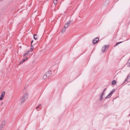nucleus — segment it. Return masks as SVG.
Here are the masks:
<instances>
[{
	"label": "nucleus",
	"instance_id": "11",
	"mask_svg": "<svg viewBox=\"0 0 130 130\" xmlns=\"http://www.w3.org/2000/svg\"><path fill=\"white\" fill-rule=\"evenodd\" d=\"M57 0H54L53 1V3L55 5H56L57 3Z\"/></svg>",
	"mask_w": 130,
	"mask_h": 130
},
{
	"label": "nucleus",
	"instance_id": "16",
	"mask_svg": "<svg viewBox=\"0 0 130 130\" xmlns=\"http://www.w3.org/2000/svg\"><path fill=\"white\" fill-rule=\"evenodd\" d=\"M28 58L27 57L25 58L24 59H23V60H24L25 61L26 60L28 59Z\"/></svg>",
	"mask_w": 130,
	"mask_h": 130
},
{
	"label": "nucleus",
	"instance_id": "9",
	"mask_svg": "<svg viewBox=\"0 0 130 130\" xmlns=\"http://www.w3.org/2000/svg\"><path fill=\"white\" fill-rule=\"evenodd\" d=\"M34 49V47L32 46V45H31L30 46V51L31 52H32L33 51Z\"/></svg>",
	"mask_w": 130,
	"mask_h": 130
},
{
	"label": "nucleus",
	"instance_id": "3",
	"mask_svg": "<svg viewBox=\"0 0 130 130\" xmlns=\"http://www.w3.org/2000/svg\"><path fill=\"white\" fill-rule=\"evenodd\" d=\"M5 91H3L1 93L0 97V100H2L3 99L5 95Z\"/></svg>",
	"mask_w": 130,
	"mask_h": 130
},
{
	"label": "nucleus",
	"instance_id": "1",
	"mask_svg": "<svg viewBox=\"0 0 130 130\" xmlns=\"http://www.w3.org/2000/svg\"><path fill=\"white\" fill-rule=\"evenodd\" d=\"M28 98V96L26 94H25L22 97L21 100V102L22 103H24L25 100L27 99Z\"/></svg>",
	"mask_w": 130,
	"mask_h": 130
},
{
	"label": "nucleus",
	"instance_id": "19",
	"mask_svg": "<svg viewBox=\"0 0 130 130\" xmlns=\"http://www.w3.org/2000/svg\"><path fill=\"white\" fill-rule=\"evenodd\" d=\"M41 106V105L40 104V105H39V106H38V107H39V106Z\"/></svg>",
	"mask_w": 130,
	"mask_h": 130
},
{
	"label": "nucleus",
	"instance_id": "7",
	"mask_svg": "<svg viewBox=\"0 0 130 130\" xmlns=\"http://www.w3.org/2000/svg\"><path fill=\"white\" fill-rule=\"evenodd\" d=\"M70 21L69 22H67V23H66V24L65 25L64 27H65V28H67L68 27V26L69 25L70 23Z\"/></svg>",
	"mask_w": 130,
	"mask_h": 130
},
{
	"label": "nucleus",
	"instance_id": "20",
	"mask_svg": "<svg viewBox=\"0 0 130 130\" xmlns=\"http://www.w3.org/2000/svg\"><path fill=\"white\" fill-rule=\"evenodd\" d=\"M126 80H127V79H126L125 80V81H126Z\"/></svg>",
	"mask_w": 130,
	"mask_h": 130
},
{
	"label": "nucleus",
	"instance_id": "5",
	"mask_svg": "<svg viewBox=\"0 0 130 130\" xmlns=\"http://www.w3.org/2000/svg\"><path fill=\"white\" fill-rule=\"evenodd\" d=\"M108 47V45H106L102 48V51L103 52H105V50L106 49H107Z\"/></svg>",
	"mask_w": 130,
	"mask_h": 130
},
{
	"label": "nucleus",
	"instance_id": "2",
	"mask_svg": "<svg viewBox=\"0 0 130 130\" xmlns=\"http://www.w3.org/2000/svg\"><path fill=\"white\" fill-rule=\"evenodd\" d=\"M50 75V74L49 72H46L43 76V79H45L47 78Z\"/></svg>",
	"mask_w": 130,
	"mask_h": 130
},
{
	"label": "nucleus",
	"instance_id": "6",
	"mask_svg": "<svg viewBox=\"0 0 130 130\" xmlns=\"http://www.w3.org/2000/svg\"><path fill=\"white\" fill-rule=\"evenodd\" d=\"M99 40V39L98 38H95L93 40V43L94 44H95Z\"/></svg>",
	"mask_w": 130,
	"mask_h": 130
},
{
	"label": "nucleus",
	"instance_id": "10",
	"mask_svg": "<svg viewBox=\"0 0 130 130\" xmlns=\"http://www.w3.org/2000/svg\"><path fill=\"white\" fill-rule=\"evenodd\" d=\"M34 38L36 40L38 38V37L37 36V35L35 34L34 36Z\"/></svg>",
	"mask_w": 130,
	"mask_h": 130
},
{
	"label": "nucleus",
	"instance_id": "14",
	"mask_svg": "<svg viewBox=\"0 0 130 130\" xmlns=\"http://www.w3.org/2000/svg\"><path fill=\"white\" fill-rule=\"evenodd\" d=\"M66 28L65 27H64L63 28V29L62 30L61 32H62V33L64 32L65 31V30H66Z\"/></svg>",
	"mask_w": 130,
	"mask_h": 130
},
{
	"label": "nucleus",
	"instance_id": "13",
	"mask_svg": "<svg viewBox=\"0 0 130 130\" xmlns=\"http://www.w3.org/2000/svg\"><path fill=\"white\" fill-rule=\"evenodd\" d=\"M104 95V92H103L101 95H100V100H101L103 98H102V97Z\"/></svg>",
	"mask_w": 130,
	"mask_h": 130
},
{
	"label": "nucleus",
	"instance_id": "15",
	"mask_svg": "<svg viewBox=\"0 0 130 130\" xmlns=\"http://www.w3.org/2000/svg\"><path fill=\"white\" fill-rule=\"evenodd\" d=\"M25 61L23 59L22 60V61L20 62V63L19 64H22L24 61Z\"/></svg>",
	"mask_w": 130,
	"mask_h": 130
},
{
	"label": "nucleus",
	"instance_id": "18",
	"mask_svg": "<svg viewBox=\"0 0 130 130\" xmlns=\"http://www.w3.org/2000/svg\"><path fill=\"white\" fill-rule=\"evenodd\" d=\"M39 108V107H37L36 108V109H38V108Z\"/></svg>",
	"mask_w": 130,
	"mask_h": 130
},
{
	"label": "nucleus",
	"instance_id": "4",
	"mask_svg": "<svg viewBox=\"0 0 130 130\" xmlns=\"http://www.w3.org/2000/svg\"><path fill=\"white\" fill-rule=\"evenodd\" d=\"M115 90H113L112 91L107 95L105 97L106 99L109 98L111 96L112 93L115 92Z\"/></svg>",
	"mask_w": 130,
	"mask_h": 130
},
{
	"label": "nucleus",
	"instance_id": "12",
	"mask_svg": "<svg viewBox=\"0 0 130 130\" xmlns=\"http://www.w3.org/2000/svg\"><path fill=\"white\" fill-rule=\"evenodd\" d=\"M116 83V81L115 80H113L111 84L112 85H115Z\"/></svg>",
	"mask_w": 130,
	"mask_h": 130
},
{
	"label": "nucleus",
	"instance_id": "8",
	"mask_svg": "<svg viewBox=\"0 0 130 130\" xmlns=\"http://www.w3.org/2000/svg\"><path fill=\"white\" fill-rule=\"evenodd\" d=\"M29 52V51L28 50L26 51V52L23 55V57H25V56L27 55Z\"/></svg>",
	"mask_w": 130,
	"mask_h": 130
},
{
	"label": "nucleus",
	"instance_id": "21",
	"mask_svg": "<svg viewBox=\"0 0 130 130\" xmlns=\"http://www.w3.org/2000/svg\"><path fill=\"white\" fill-rule=\"evenodd\" d=\"M129 123H130V121Z\"/></svg>",
	"mask_w": 130,
	"mask_h": 130
},
{
	"label": "nucleus",
	"instance_id": "17",
	"mask_svg": "<svg viewBox=\"0 0 130 130\" xmlns=\"http://www.w3.org/2000/svg\"><path fill=\"white\" fill-rule=\"evenodd\" d=\"M118 42V43H116V45H115V46H116V45H117V44H119L120 43H121V42Z\"/></svg>",
	"mask_w": 130,
	"mask_h": 130
}]
</instances>
